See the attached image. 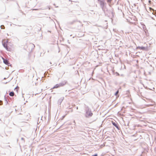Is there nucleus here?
Returning a JSON list of instances; mask_svg holds the SVG:
<instances>
[{
	"label": "nucleus",
	"instance_id": "3",
	"mask_svg": "<svg viewBox=\"0 0 156 156\" xmlns=\"http://www.w3.org/2000/svg\"><path fill=\"white\" fill-rule=\"evenodd\" d=\"M137 48L140 50H148V48L147 47H138Z\"/></svg>",
	"mask_w": 156,
	"mask_h": 156
},
{
	"label": "nucleus",
	"instance_id": "9",
	"mask_svg": "<svg viewBox=\"0 0 156 156\" xmlns=\"http://www.w3.org/2000/svg\"><path fill=\"white\" fill-rule=\"evenodd\" d=\"M3 104L2 101L0 100V105H2Z\"/></svg>",
	"mask_w": 156,
	"mask_h": 156
},
{
	"label": "nucleus",
	"instance_id": "13",
	"mask_svg": "<svg viewBox=\"0 0 156 156\" xmlns=\"http://www.w3.org/2000/svg\"><path fill=\"white\" fill-rule=\"evenodd\" d=\"M98 0V1H99L101 2V1H102V0Z\"/></svg>",
	"mask_w": 156,
	"mask_h": 156
},
{
	"label": "nucleus",
	"instance_id": "4",
	"mask_svg": "<svg viewBox=\"0 0 156 156\" xmlns=\"http://www.w3.org/2000/svg\"><path fill=\"white\" fill-rule=\"evenodd\" d=\"M86 114L87 116H91L93 115V113L91 111L88 110L86 112Z\"/></svg>",
	"mask_w": 156,
	"mask_h": 156
},
{
	"label": "nucleus",
	"instance_id": "15",
	"mask_svg": "<svg viewBox=\"0 0 156 156\" xmlns=\"http://www.w3.org/2000/svg\"><path fill=\"white\" fill-rule=\"evenodd\" d=\"M151 2V1L149 0V2H150V3Z\"/></svg>",
	"mask_w": 156,
	"mask_h": 156
},
{
	"label": "nucleus",
	"instance_id": "11",
	"mask_svg": "<svg viewBox=\"0 0 156 156\" xmlns=\"http://www.w3.org/2000/svg\"><path fill=\"white\" fill-rule=\"evenodd\" d=\"M107 2H111L112 1V0H107Z\"/></svg>",
	"mask_w": 156,
	"mask_h": 156
},
{
	"label": "nucleus",
	"instance_id": "12",
	"mask_svg": "<svg viewBox=\"0 0 156 156\" xmlns=\"http://www.w3.org/2000/svg\"><path fill=\"white\" fill-rule=\"evenodd\" d=\"M92 156H98V155L97 154H96L94 155H93Z\"/></svg>",
	"mask_w": 156,
	"mask_h": 156
},
{
	"label": "nucleus",
	"instance_id": "10",
	"mask_svg": "<svg viewBox=\"0 0 156 156\" xmlns=\"http://www.w3.org/2000/svg\"><path fill=\"white\" fill-rule=\"evenodd\" d=\"M119 90H118L117 91V92H116V93H115V95H117V94H118V93H119Z\"/></svg>",
	"mask_w": 156,
	"mask_h": 156
},
{
	"label": "nucleus",
	"instance_id": "1",
	"mask_svg": "<svg viewBox=\"0 0 156 156\" xmlns=\"http://www.w3.org/2000/svg\"><path fill=\"white\" fill-rule=\"evenodd\" d=\"M8 39L3 40L2 45L7 51H10L12 50V46L9 43H8Z\"/></svg>",
	"mask_w": 156,
	"mask_h": 156
},
{
	"label": "nucleus",
	"instance_id": "5",
	"mask_svg": "<svg viewBox=\"0 0 156 156\" xmlns=\"http://www.w3.org/2000/svg\"><path fill=\"white\" fill-rule=\"evenodd\" d=\"M2 59H3V62L5 64L9 65V61L5 59L3 57H2Z\"/></svg>",
	"mask_w": 156,
	"mask_h": 156
},
{
	"label": "nucleus",
	"instance_id": "7",
	"mask_svg": "<svg viewBox=\"0 0 156 156\" xmlns=\"http://www.w3.org/2000/svg\"><path fill=\"white\" fill-rule=\"evenodd\" d=\"M9 94L11 96H13L14 95V93L13 92H11Z\"/></svg>",
	"mask_w": 156,
	"mask_h": 156
},
{
	"label": "nucleus",
	"instance_id": "2",
	"mask_svg": "<svg viewBox=\"0 0 156 156\" xmlns=\"http://www.w3.org/2000/svg\"><path fill=\"white\" fill-rule=\"evenodd\" d=\"M66 83L63 84V83H60L59 84H56L52 88V89L55 88H57L60 87H62L64 85L66 84Z\"/></svg>",
	"mask_w": 156,
	"mask_h": 156
},
{
	"label": "nucleus",
	"instance_id": "6",
	"mask_svg": "<svg viewBox=\"0 0 156 156\" xmlns=\"http://www.w3.org/2000/svg\"><path fill=\"white\" fill-rule=\"evenodd\" d=\"M29 46L30 47H31V48H32L31 49L34 48V47H35V45L33 44H32V43L30 44H29Z\"/></svg>",
	"mask_w": 156,
	"mask_h": 156
},
{
	"label": "nucleus",
	"instance_id": "14",
	"mask_svg": "<svg viewBox=\"0 0 156 156\" xmlns=\"http://www.w3.org/2000/svg\"><path fill=\"white\" fill-rule=\"evenodd\" d=\"M150 10H151V9H152V8H150Z\"/></svg>",
	"mask_w": 156,
	"mask_h": 156
},
{
	"label": "nucleus",
	"instance_id": "8",
	"mask_svg": "<svg viewBox=\"0 0 156 156\" xmlns=\"http://www.w3.org/2000/svg\"><path fill=\"white\" fill-rule=\"evenodd\" d=\"M112 124L114 126H115L116 127H118V126H117V125L116 124V123H115V122H112Z\"/></svg>",
	"mask_w": 156,
	"mask_h": 156
}]
</instances>
